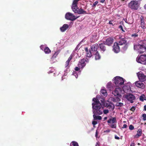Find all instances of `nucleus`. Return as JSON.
<instances>
[{"mask_svg":"<svg viewBox=\"0 0 146 146\" xmlns=\"http://www.w3.org/2000/svg\"><path fill=\"white\" fill-rule=\"evenodd\" d=\"M101 102H102V103H103V100H102Z\"/></svg>","mask_w":146,"mask_h":146,"instance_id":"052dcab7","label":"nucleus"},{"mask_svg":"<svg viewBox=\"0 0 146 146\" xmlns=\"http://www.w3.org/2000/svg\"><path fill=\"white\" fill-rule=\"evenodd\" d=\"M123 103H117L116 104V106L121 107L123 106Z\"/></svg>","mask_w":146,"mask_h":146,"instance_id":"2f4dec72","label":"nucleus"},{"mask_svg":"<svg viewBox=\"0 0 146 146\" xmlns=\"http://www.w3.org/2000/svg\"><path fill=\"white\" fill-rule=\"evenodd\" d=\"M124 80L122 77L117 76L114 78V83L116 86L121 87L124 84Z\"/></svg>","mask_w":146,"mask_h":146,"instance_id":"f03ea898","label":"nucleus"},{"mask_svg":"<svg viewBox=\"0 0 146 146\" xmlns=\"http://www.w3.org/2000/svg\"><path fill=\"white\" fill-rule=\"evenodd\" d=\"M137 61L141 64H145L146 63V54L141 56L137 59Z\"/></svg>","mask_w":146,"mask_h":146,"instance_id":"0eeeda50","label":"nucleus"},{"mask_svg":"<svg viewBox=\"0 0 146 146\" xmlns=\"http://www.w3.org/2000/svg\"><path fill=\"white\" fill-rule=\"evenodd\" d=\"M139 44L138 45H140L141 46L146 47V40H144L141 41Z\"/></svg>","mask_w":146,"mask_h":146,"instance_id":"a878e982","label":"nucleus"},{"mask_svg":"<svg viewBox=\"0 0 146 146\" xmlns=\"http://www.w3.org/2000/svg\"><path fill=\"white\" fill-rule=\"evenodd\" d=\"M86 60L84 59H82L79 61L78 64V66L81 69L83 68L86 65Z\"/></svg>","mask_w":146,"mask_h":146,"instance_id":"f8f14e48","label":"nucleus"},{"mask_svg":"<svg viewBox=\"0 0 146 146\" xmlns=\"http://www.w3.org/2000/svg\"><path fill=\"white\" fill-rule=\"evenodd\" d=\"M110 130L109 129H108L107 130H106L105 132H110Z\"/></svg>","mask_w":146,"mask_h":146,"instance_id":"4d7b16f0","label":"nucleus"},{"mask_svg":"<svg viewBox=\"0 0 146 146\" xmlns=\"http://www.w3.org/2000/svg\"><path fill=\"white\" fill-rule=\"evenodd\" d=\"M58 53L56 52H55L54 54L52 56V58H55L57 55H58Z\"/></svg>","mask_w":146,"mask_h":146,"instance_id":"4c0bfd02","label":"nucleus"},{"mask_svg":"<svg viewBox=\"0 0 146 146\" xmlns=\"http://www.w3.org/2000/svg\"><path fill=\"white\" fill-rule=\"evenodd\" d=\"M115 138L117 139H119L120 138L119 137L117 136L116 135H115Z\"/></svg>","mask_w":146,"mask_h":146,"instance_id":"de8ad7c7","label":"nucleus"},{"mask_svg":"<svg viewBox=\"0 0 146 146\" xmlns=\"http://www.w3.org/2000/svg\"><path fill=\"white\" fill-rule=\"evenodd\" d=\"M129 129L132 130L134 129V127L132 125H130L129 127Z\"/></svg>","mask_w":146,"mask_h":146,"instance_id":"e433bc0d","label":"nucleus"},{"mask_svg":"<svg viewBox=\"0 0 146 146\" xmlns=\"http://www.w3.org/2000/svg\"><path fill=\"white\" fill-rule=\"evenodd\" d=\"M94 102L92 103V108L93 110V118L94 120H101L102 119L100 116H96V115H100L102 114L103 109L101 108V104L98 99L94 98L93 99Z\"/></svg>","mask_w":146,"mask_h":146,"instance_id":"f257e3e1","label":"nucleus"},{"mask_svg":"<svg viewBox=\"0 0 146 146\" xmlns=\"http://www.w3.org/2000/svg\"><path fill=\"white\" fill-rule=\"evenodd\" d=\"M92 54H93L95 55V59L96 60H99L100 59L101 56L98 51L92 53Z\"/></svg>","mask_w":146,"mask_h":146,"instance_id":"b1692460","label":"nucleus"},{"mask_svg":"<svg viewBox=\"0 0 146 146\" xmlns=\"http://www.w3.org/2000/svg\"><path fill=\"white\" fill-rule=\"evenodd\" d=\"M108 117H105L104 118V121L105 120H106L107 119Z\"/></svg>","mask_w":146,"mask_h":146,"instance_id":"6e6d98bb","label":"nucleus"},{"mask_svg":"<svg viewBox=\"0 0 146 146\" xmlns=\"http://www.w3.org/2000/svg\"><path fill=\"white\" fill-rule=\"evenodd\" d=\"M119 28L120 29V30H121L123 32H125V31L123 29V27L121 25H120L119 27Z\"/></svg>","mask_w":146,"mask_h":146,"instance_id":"f704fd0d","label":"nucleus"},{"mask_svg":"<svg viewBox=\"0 0 146 146\" xmlns=\"http://www.w3.org/2000/svg\"><path fill=\"white\" fill-rule=\"evenodd\" d=\"M79 17H76L72 13L68 12L65 15V18L67 20L73 21Z\"/></svg>","mask_w":146,"mask_h":146,"instance_id":"423d86ee","label":"nucleus"},{"mask_svg":"<svg viewBox=\"0 0 146 146\" xmlns=\"http://www.w3.org/2000/svg\"><path fill=\"white\" fill-rule=\"evenodd\" d=\"M144 9H146V4L144 5Z\"/></svg>","mask_w":146,"mask_h":146,"instance_id":"bf43d9fd","label":"nucleus"},{"mask_svg":"<svg viewBox=\"0 0 146 146\" xmlns=\"http://www.w3.org/2000/svg\"><path fill=\"white\" fill-rule=\"evenodd\" d=\"M128 7L132 9L137 10L139 8L138 1H132L128 5Z\"/></svg>","mask_w":146,"mask_h":146,"instance_id":"7ed1b4c3","label":"nucleus"},{"mask_svg":"<svg viewBox=\"0 0 146 146\" xmlns=\"http://www.w3.org/2000/svg\"><path fill=\"white\" fill-rule=\"evenodd\" d=\"M127 127V125L126 124H124L123 125V126L122 127L123 128H125Z\"/></svg>","mask_w":146,"mask_h":146,"instance_id":"8fccbe9b","label":"nucleus"},{"mask_svg":"<svg viewBox=\"0 0 146 146\" xmlns=\"http://www.w3.org/2000/svg\"><path fill=\"white\" fill-rule=\"evenodd\" d=\"M139 100L140 101L143 102L144 100H146V97L144 94H142L139 97Z\"/></svg>","mask_w":146,"mask_h":146,"instance_id":"bb28decb","label":"nucleus"},{"mask_svg":"<svg viewBox=\"0 0 146 146\" xmlns=\"http://www.w3.org/2000/svg\"><path fill=\"white\" fill-rule=\"evenodd\" d=\"M104 113V114H106L109 112V111L108 110H105L103 111Z\"/></svg>","mask_w":146,"mask_h":146,"instance_id":"37998d69","label":"nucleus"},{"mask_svg":"<svg viewBox=\"0 0 146 146\" xmlns=\"http://www.w3.org/2000/svg\"><path fill=\"white\" fill-rule=\"evenodd\" d=\"M138 145H140V144H139V143H138Z\"/></svg>","mask_w":146,"mask_h":146,"instance_id":"680f3d73","label":"nucleus"},{"mask_svg":"<svg viewBox=\"0 0 146 146\" xmlns=\"http://www.w3.org/2000/svg\"><path fill=\"white\" fill-rule=\"evenodd\" d=\"M44 51L46 54H48L51 52V50L48 47H46L44 48Z\"/></svg>","mask_w":146,"mask_h":146,"instance_id":"c85d7f7f","label":"nucleus"},{"mask_svg":"<svg viewBox=\"0 0 146 146\" xmlns=\"http://www.w3.org/2000/svg\"><path fill=\"white\" fill-rule=\"evenodd\" d=\"M99 47V45L97 44H95L91 46V48L92 53L98 52L97 49Z\"/></svg>","mask_w":146,"mask_h":146,"instance_id":"dca6fc26","label":"nucleus"},{"mask_svg":"<svg viewBox=\"0 0 146 146\" xmlns=\"http://www.w3.org/2000/svg\"><path fill=\"white\" fill-rule=\"evenodd\" d=\"M104 42H105L104 41V42L103 43H99V46L100 49V50L102 51L103 52H104L106 50V44Z\"/></svg>","mask_w":146,"mask_h":146,"instance_id":"2eb2a0df","label":"nucleus"},{"mask_svg":"<svg viewBox=\"0 0 146 146\" xmlns=\"http://www.w3.org/2000/svg\"><path fill=\"white\" fill-rule=\"evenodd\" d=\"M73 55L71 54L70 56V57H69V58H68V60H69V61H70L72 59L73 57Z\"/></svg>","mask_w":146,"mask_h":146,"instance_id":"a19ab883","label":"nucleus"},{"mask_svg":"<svg viewBox=\"0 0 146 146\" xmlns=\"http://www.w3.org/2000/svg\"><path fill=\"white\" fill-rule=\"evenodd\" d=\"M107 88L109 89L110 90H112L113 88L110 83H108L107 85Z\"/></svg>","mask_w":146,"mask_h":146,"instance_id":"7c9ffc66","label":"nucleus"},{"mask_svg":"<svg viewBox=\"0 0 146 146\" xmlns=\"http://www.w3.org/2000/svg\"><path fill=\"white\" fill-rule=\"evenodd\" d=\"M92 124L94 125H96V124H97L98 123L96 121H93V122H92Z\"/></svg>","mask_w":146,"mask_h":146,"instance_id":"49530a36","label":"nucleus"},{"mask_svg":"<svg viewBox=\"0 0 146 146\" xmlns=\"http://www.w3.org/2000/svg\"><path fill=\"white\" fill-rule=\"evenodd\" d=\"M125 98L131 103L134 102V101L135 100V96L133 94H129L125 96Z\"/></svg>","mask_w":146,"mask_h":146,"instance_id":"6e6552de","label":"nucleus"},{"mask_svg":"<svg viewBox=\"0 0 146 146\" xmlns=\"http://www.w3.org/2000/svg\"><path fill=\"white\" fill-rule=\"evenodd\" d=\"M131 36H135V37H137V36H138V35H137L135 34H134L132 35Z\"/></svg>","mask_w":146,"mask_h":146,"instance_id":"3c124183","label":"nucleus"},{"mask_svg":"<svg viewBox=\"0 0 146 146\" xmlns=\"http://www.w3.org/2000/svg\"><path fill=\"white\" fill-rule=\"evenodd\" d=\"M75 13H78L79 14H86L87 13L86 11L84 10L82 8L76 9L73 11Z\"/></svg>","mask_w":146,"mask_h":146,"instance_id":"4468645a","label":"nucleus"},{"mask_svg":"<svg viewBox=\"0 0 146 146\" xmlns=\"http://www.w3.org/2000/svg\"><path fill=\"white\" fill-rule=\"evenodd\" d=\"M134 48L135 49L137 50L141 54L145 52L146 51V47L142 46L140 45H135L134 46Z\"/></svg>","mask_w":146,"mask_h":146,"instance_id":"39448f33","label":"nucleus"},{"mask_svg":"<svg viewBox=\"0 0 146 146\" xmlns=\"http://www.w3.org/2000/svg\"><path fill=\"white\" fill-rule=\"evenodd\" d=\"M109 23L110 24H111V25H112V26H113L114 25L112 23V21H109Z\"/></svg>","mask_w":146,"mask_h":146,"instance_id":"603ef678","label":"nucleus"},{"mask_svg":"<svg viewBox=\"0 0 146 146\" xmlns=\"http://www.w3.org/2000/svg\"><path fill=\"white\" fill-rule=\"evenodd\" d=\"M113 39L112 37H109L106 40L105 43L108 46H110L113 43Z\"/></svg>","mask_w":146,"mask_h":146,"instance_id":"aec40b11","label":"nucleus"},{"mask_svg":"<svg viewBox=\"0 0 146 146\" xmlns=\"http://www.w3.org/2000/svg\"><path fill=\"white\" fill-rule=\"evenodd\" d=\"M135 109V107L134 106H132L130 110L133 111H134Z\"/></svg>","mask_w":146,"mask_h":146,"instance_id":"58836bf2","label":"nucleus"},{"mask_svg":"<svg viewBox=\"0 0 146 146\" xmlns=\"http://www.w3.org/2000/svg\"><path fill=\"white\" fill-rule=\"evenodd\" d=\"M144 110L146 111V105H145L144 106Z\"/></svg>","mask_w":146,"mask_h":146,"instance_id":"13d9d810","label":"nucleus"},{"mask_svg":"<svg viewBox=\"0 0 146 146\" xmlns=\"http://www.w3.org/2000/svg\"><path fill=\"white\" fill-rule=\"evenodd\" d=\"M140 81H136L135 83V86L137 87L143 89L145 88V85Z\"/></svg>","mask_w":146,"mask_h":146,"instance_id":"9d476101","label":"nucleus"},{"mask_svg":"<svg viewBox=\"0 0 146 146\" xmlns=\"http://www.w3.org/2000/svg\"><path fill=\"white\" fill-rule=\"evenodd\" d=\"M137 75L139 81L143 82L146 80V76L143 74L139 73Z\"/></svg>","mask_w":146,"mask_h":146,"instance_id":"ddd939ff","label":"nucleus"},{"mask_svg":"<svg viewBox=\"0 0 146 146\" xmlns=\"http://www.w3.org/2000/svg\"><path fill=\"white\" fill-rule=\"evenodd\" d=\"M73 145V146H79L78 143L75 141H72L70 144V146Z\"/></svg>","mask_w":146,"mask_h":146,"instance_id":"c756f323","label":"nucleus"},{"mask_svg":"<svg viewBox=\"0 0 146 146\" xmlns=\"http://www.w3.org/2000/svg\"><path fill=\"white\" fill-rule=\"evenodd\" d=\"M126 22L129 24H131L133 23V21H128Z\"/></svg>","mask_w":146,"mask_h":146,"instance_id":"a18cd8bd","label":"nucleus"},{"mask_svg":"<svg viewBox=\"0 0 146 146\" xmlns=\"http://www.w3.org/2000/svg\"><path fill=\"white\" fill-rule=\"evenodd\" d=\"M145 125H146V123H145V124H144Z\"/></svg>","mask_w":146,"mask_h":146,"instance_id":"e2e57ef3","label":"nucleus"},{"mask_svg":"<svg viewBox=\"0 0 146 146\" xmlns=\"http://www.w3.org/2000/svg\"><path fill=\"white\" fill-rule=\"evenodd\" d=\"M142 134V130L141 129H139L137 131V134L134 136V137L135 138H139L141 136Z\"/></svg>","mask_w":146,"mask_h":146,"instance_id":"393cba45","label":"nucleus"},{"mask_svg":"<svg viewBox=\"0 0 146 146\" xmlns=\"http://www.w3.org/2000/svg\"><path fill=\"white\" fill-rule=\"evenodd\" d=\"M121 89L120 87L116 88L112 92V94L115 96H116V98L117 101L120 100L119 97L121 98Z\"/></svg>","mask_w":146,"mask_h":146,"instance_id":"20e7f679","label":"nucleus"},{"mask_svg":"<svg viewBox=\"0 0 146 146\" xmlns=\"http://www.w3.org/2000/svg\"><path fill=\"white\" fill-rule=\"evenodd\" d=\"M130 146H135V143L133 142L131 143Z\"/></svg>","mask_w":146,"mask_h":146,"instance_id":"864d4df0","label":"nucleus"},{"mask_svg":"<svg viewBox=\"0 0 146 146\" xmlns=\"http://www.w3.org/2000/svg\"><path fill=\"white\" fill-rule=\"evenodd\" d=\"M70 61L69 60H67V61L66 62L65 64V67H67L69 65L70 63Z\"/></svg>","mask_w":146,"mask_h":146,"instance_id":"c9c22d12","label":"nucleus"},{"mask_svg":"<svg viewBox=\"0 0 146 146\" xmlns=\"http://www.w3.org/2000/svg\"><path fill=\"white\" fill-rule=\"evenodd\" d=\"M80 68L78 66V67H76L75 68L74 70H75L76 71H79Z\"/></svg>","mask_w":146,"mask_h":146,"instance_id":"79ce46f5","label":"nucleus"},{"mask_svg":"<svg viewBox=\"0 0 146 146\" xmlns=\"http://www.w3.org/2000/svg\"><path fill=\"white\" fill-rule=\"evenodd\" d=\"M142 116L143 117V120L144 121L146 120V114L144 113L143 114Z\"/></svg>","mask_w":146,"mask_h":146,"instance_id":"72a5a7b5","label":"nucleus"},{"mask_svg":"<svg viewBox=\"0 0 146 146\" xmlns=\"http://www.w3.org/2000/svg\"><path fill=\"white\" fill-rule=\"evenodd\" d=\"M98 130H96V134H95V137L97 138L98 137Z\"/></svg>","mask_w":146,"mask_h":146,"instance_id":"09e8293b","label":"nucleus"},{"mask_svg":"<svg viewBox=\"0 0 146 146\" xmlns=\"http://www.w3.org/2000/svg\"><path fill=\"white\" fill-rule=\"evenodd\" d=\"M69 28V25L67 24H64L62 27L60 28V29L62 32H64Z\"/></svg>","mask_w":146,"mask_h":146,"instance_id":"412c9836","label":"nucleus"},{"mask_svg":"<svg viewBox=\"0 0 146 146\" xmlns=\"http://www.w3.org/2000/svg\"><path fill=\"white\" fill-rule=\"evenodd\" d=\"M101 94L103 95L104 96H106L107 95V93L105 89H102L100 92Z\"/></svg>","mask_w":146,"mask_h":146,"instance_id":"cd10ccee","label":"nucleus"},{"mask_svg":"<svg viewBox=\"0 0 146 146\" xmlns=\"http://www.w3.org/2000/svg\"><path fill=\"white\" fill-rule=\"evenodd\" d=\"M110 126L112 128H115L116 127V124H113L110 125Z\"/></svg>","mask_w":146,"mask_h":146,"instance_id":"473e14b6","label":"nucleus"},{"mask_svg":"<svg viewBox=\"0 0 146 146\" xmlns=\"http://www.w3.org/2000/svg\"><path fill=\"white\" fill-rule=\"evenodd\" d=\"M107 122L108 123H117L116 118L115 117H113L112 118H110L109 120H108Z\"/></svg>","mask_w":146,"mask_h":146,"instance_id":"5701e85b","label":"nucleus"},{"mask_svg":"<svg viewBox=\"0 0 146 146\" xmlns=\"http://www.w3.org/2000/svg\"><path fill=\"white\" fill-rule=\"evenodd\" d=\"M123 89L125 93L130 92L131 91L130 84L128 83L127 85L124 86L123 87Z\"/></svg>","mask_w":146,"mask_h":146,"instance_id":"1a4fd4ad","label":"nucleus"},{"mask_svg":"<svg viewBox=\"0 0 146 146\" xmlns=\"http://www.w3.org/2000/svg\"><path fill=\"white\" fill-rule=\"evenodd\" d=\"M121 2L123 4H125L127 2V0H121Z\"/></svg>","mask_w":146,"mask_h":146,"instance_id":"c03bdc74","label":"nucleus"},{"mask_svg":"<svg viewBox=\"0 0 146 146\" xmlns=\"http://www.w3.org/2000/svg\"><path fill=\"white\" fill-rule=\"evenodd\" d=\"M98 1H96L94 3H93L92 6V7H95L96 5L98 4Z\"/></svg>","mask_w":146,"mask_h":146,"instance_id":"ea45409f","label":"nucleus"},{"mask_svg":"<svg viewBox=\"0 0 146 146\" xmlns=\"http://www.w3.org/2000/svg\"><path fill=\"white\" fill-rule=\"evenodd\" d=\"M120 46L117 42H115L114 43L113 45V51L116 53H118L120 51Z\"/></svg>","mask_w":146,"mask_h":146,"instance_id":"9b49d317","label":"nucleus"},{"mask_svg":"<svg viewBox=\"0 0 146 146\" xmlns=\"http://www.w3.org/2000/svg\"><path fill=\"white\" fill-rule=\"evenodd\" d=\"M85 49L86 52V56L88 57H91L93 54L92 52H91L90 50H88L87 48H86Z\"/></svg>","mask_w":146,"mask_h":146,"instance_id":"4be33fe9","label":"nucleus"},{"mask_svg":"<svg viewBox=\"0 0 146 146\" xmlns=\"http://www.w3.org/2000/svg\"><path fill=\"white\" fill-rule=\"evenodd\" d=\"M118 44L120 45H125L127 44L126 38H120Z\"/></svg>","mask_w":146,"mask_h":146,"instance_id":"f3484780","label":"nucleus"},{"mask_svg":"<svg viewBox=\"0 0 146 146\" xmlns=\"http://www.w3.org/2000/svg\"><path fill=\"white\" fill-rule=\"evenodd\" d=\"M80 0H74L73 2L72 6V9L73 11L76 9H78L77 6L78 2Z\"/></svg>","mask_w":146,"mask_h":146,"instance_id":"6ab92c4d","label":"nucleus"},{"mask_svg":"<svg viewBox=\"0 0 146 146\" xmlns=\"http://www.w3.org/2000/svg\"><path fill=\"white\" fill-rule=\"evenodd\" d=\"M105 1V0H101L100 1V2L102 3H104Z\"/></svg>","mask_w":146,"mask_h":146,"instance_id":"5fc2aeb1","label":"nucleus"},{"mask_svg":"<svg viewBox=\"0 0 146 146\" xmlns=\"http://www.w3.org/2000/svg\"><path fill=\"white\" fill-rule=\"evenodd\" d=\"M140 25L141 27V28L143 29H146L145 26L146 24H145L144 20V17L143 16H141L140 17Z\"/></svg>","mask_w":146,"mask_h":146,"instance_id":"a211bd4d","label":"nucleus"}]
</instances>
